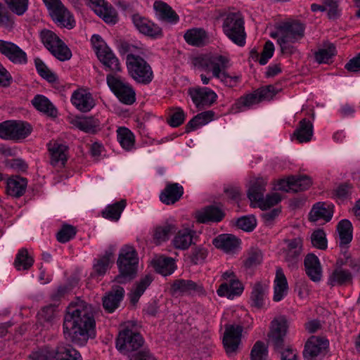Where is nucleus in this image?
Masks as SVG:
<instances>
[{
  "label": "nucleus",
  "mask_w": 360,
  "mask_h": 360,
  "mask_svg": "<svg viewBox=\"0 0 360 360\" xmlns=\"http://www.w3.org/2000/svg\"><path fill=\"white\" fill-rule=\"evenodd\" d=\"M117 139L122 148L127 151H130L134 148V135L127 127H119L117 129Z\"/></svg>",
  "instance_id": "46"
},
{
  "label": "nucleus",
  "mask_w": 360,
  "mask_h": 360,
  "mask_svg": "<svg viewBox=\"0 0 360 360\" xmlns=\"http://www.w3.org/2000/svg\"><path fill=\"white\" fill-rule=\"evenodd\" d=\"M0 53L14 64L25 65L27 63V53L11 41L0 39Z\"/></svg>",
  "instance_id": "16"
},
{
  "label": "nucleus",
  "mask_w": 360,
  "mask_h": 360,
  "mask_svg": "<svg viewBox=\"0 0 360 360\" xmlns=\"http://www.w3.org/2000/svg\"><path fill=\"white\" fill-rule=\"evenodd\" d=\"M34 107L39 111L45 115L56 117L58 115V110L50 100L43 95L38 94L32 100Z\"/></svg>",
  "instance_id": "36"
},
{
  "label": "nucleus",
  "mask_w": 360,
  "mask_h": 360,
  "mask_svg": "<svg viewBox=\"0 0 360 360\" xmlns=\"http://www.w3.org/2000/svg\"><path fill=\"white\" fill-rule=\"evenodd\" d=\"M195 65L205 71H211L214 77L219 79L229 87L236 86L240 81V76L230 75L226 72L229 60L219 54H205L195 58Z\"/></svg>",
  "instance_id": "2"
},
{
  "label": "nucleus",
  "mask_w": 360,
  "mask_h": 360,
  "mask_svg": "<svg viewBox=\"0 0 360 360\" xmlns=\"http://www.w3.org/2000/svg\"><path fill=\"white\" fill-rule=\"evenodd\" d=\"M52 20L59 26L72 29L76 22L73 15L65 6L61 0H42Z\"/></svg>",
  "instance_id": "9"
},
{
  "label": "nucleus",
  "mask_w": 360,
  "mask_h": 360,
  "mask_svg": "<svg viewBox=\"0 0 360 360\" xmlns=\"http://www.w3.org/2000/svg\"><path fill=\"white\" fill-rule=\"evenodd\" d=\"M186 42L193 46H202L207 40V34L206 31L200 27H195L186 30L184 35Z\"/></svg>",
  "instance_id": "34"
},
{
  "label": "nucleus",
  "mask_w": 360,
  "mask_h": 360,
  "mask_svg": "<svg viewBox=\"0 0 360 360\" xmlns=\"http://www.w3.org/2000/svg\"><path fill=\"white\" fill-rule=\"evenodd\" d=\"M281 200V196L277 193H274L266 195L265 198L262 197V200H259L257 202V205L260 209L266 210L277 205Z\"/></svg>",
  "instance_id": "58"
},
{
  "label": "nucleus",
  "mask_w": 360,
  "mask_h": 360,
  "mask_svg": "<svg viewBox=\"0 0 360 360\" xmlns=\"http://www.w3.org/2000/svg\"><path fill=\"white\" fill-rule=\"evenodd\" d=\"M87 5L105 22L110 25L117 22L118 15L116 10L105 0H87Z\"/></svg>",
  "instance_id": "13"
},
{
  "label": "nucleus",
  "mask_w": 360,
  "mask_h": 360,
  "mask_svg": "<svg viewBox=\"0 0 360 360\" xmlns=\"http://www.w3.org/2000/svg\"><path fill=\"white\" fill-rule=\"evenodd\" d=\"M155 271L164 276L171 275L175 270V261L171 257H160L153 259Z\"/></svg>",
  "instance_id": "40"
},
{
  "label": "nucleus",
  "mask_w": 360,
  "mask_h": 360,
  "mask_svg": "<svg viewBox=\"0 0 360 360\" xmlns=\"http://www.w3.org/2000/svg\"><path fill=\"white\" fill-rule=\"evenodd\" d=\"M213 245L226 252L235 251L240 245V240L232 234H221L213 240Z\"/></svg>",
  "instance_id": "30"
},
{
  "label": "nucleus",
  "mask_w": 360,
  "mask_h": 360,
  "mask_svg": "<svg viewBox=\"0 0 360 360\" xmlns=\"http://www.w3.org/2000/svg\"><path fill=\"white\" fill-rule=\"evenodd\" d=\"M285 247L283 248V255L285 261L288 267L294 269L297 267L300 261L301 253L302 251L303 241L301 238L285 240Z\"/></svg>",
  "instance_id": "14"
},
{
  "label": "nucleus",
  "mask_w": 360,
  "mask_h": 360,
  "mask_svg": "<svg viewBox=\"0 0 360 360\" xmlns=\"http://www.w3.org/2000/svg\"><path fill=\"white\" fill-rule=\"evenodd\" d=\"M139 259L135 249L130 245L124 246L120 252L117 262L120 274L116 276L117 283H125L132 279L137 271Z\"/></svg>",
  "instance_id": "7"
},
{
  "label": "nucleus",
  "mask_w": 360,
  "mask_h": 360,
  "mask_svg": "<svg viewBox=\"0 0 360 360\" xmlns=\"http://www.w3.org/2000/svg\"><path fill=\"white\" fill-rule=\"evenodd\" d=\"M176 231V227L173 224L165 223L154 228L153 238L156 244H160L167 241L170 235Z\"/></svg>",
  "instance_id": "42"
},
{
  "label": "nucleus",
  "mask_w": 360,
  "mask_h": 360,
  "mask_svg": "<svg viewBox=\"0 0 360 360\" xmlns=\"http://www.w3.org/2000/svg\"><path fill=\"white\" fill-rule=\"evenodd\" d=\"M314 134V125L311 121L307 118L301 120L297 128L293 133L299 143H307L311 140Z\"/></svg>",
  "instance_id": "31"
},
{
  "label": "nucleus",
  "mask_w": 360,
  "mask_h": 360,
  "mask_svg": "<svg viewBox=\"0 0 360 360\" xmlns=\"http://www.w3.org/2000/svg\"><path fill=\"white\" fill-rule=\"evenodd\" d=\"M153 8L158 20L172 25L179 21V15L167 4L158 1L154 3Z\"/></svg>",
  "instance_id": "25"
},
{
  "label": "nucleus",
  "mask_w": 360,
  "mask_h": 360,
  "mask_svg": "<svg viewBox=\"0 0 360 360\" xmlns=\"http://www.w3.org/2000/svg\"><path fill=\"white\" fill-rule=\"evenodd\" d=\"M311 242L314 247L326 250L327 248V240L326 233L323 230L318 229L314 231L311 236Z\"/></svg>",
  "instance_id": "60"
},
{
  "label": "nucleus",
  "mask_w": 360,
  "mask_h": 360,
  "mask_svg": "<svg viewBox=\"0 0 360 360\" xmlns=\"http://www.w3.org/2000/svg\"><path fill=\"white\" fill-rule=\"evenodd\" d=\"M72 124L79 130L86 133H94L99 127V121L93 117H78L73 120Z\"/></svg>",
  "instance_id": "47"
},
{
  "label": "nucleus",
  "mask_w": 360,
  "mask_h": 360,
  "mask_svg": "<svg viewBox=\"0 0 360 360\" xmlns=\"http://www.w3.org/2000/svg\"><path fill=\"white\" fill-rule=\"evenodd\" d=\"M266 181L264 178H257L250 186L248 197L251 202L257 203L264 197L266 191Z\"/></svg>",
  "instance_id": "45"
},
{
  "label": "nucleus",
  "mask_w": 360,
  "mask_h": 360,
  "mask_svg": "<svg viewBox=\"0 0 360 360\" xmlns=\"http://www.w3.org/2000/svg\"><path fill=\"white\" fill-rule=\"evenodd\" d=\"M243 291L242 283L237 278H232L230 282H224L217 290L220 297H226L233 299L235 296L240 295Z\"/></svg>",
  "instance_id": "29"
},
{
  "label": "nucleus",
  "mask_w": 360,
  "mask_h": 360,
  "mask_svg": "<svg viewBox=\"0 0 360 360\" xmlns=\"http://www.w3.org/2000/svg\"><path fill=\"white\" fill-rule=\"evenodd\" d=\"M34 63L37 71L41 77L51 83L58 80L56 75L49 70L41 60L36 59Z\"/></svg>",
  "instance_id": "54"
},
{
  "label": "nucleus",
  "mask_w": 360,
  "mask_h": 360,
  "mask_svg": "<svg viewBox=\"0 0 360 360\" xmlns=\"http://www.w3.org/2000/svg\"><path fill=\"white\" fill-rule=\"evenodd\" d=\"M34 263V259L31 257L26 248H21L15 256L14 266L18 271L27 270Z\"/></svg>",
  "instance_id": "51"
},
{
  "label": "nucleus",
  "mask_w": 360,
  "mask_h": 360,
  "mask_svg": "<svg viewBox=\"0 0 360 360\" xmlns=\"http://www.w3.org/2000/svg\"><path fill=\"white\" fill-rule=\"evenodd\" d=\"M259 103L255 91L238 98L231 105V111L233 113H238L252 108L255 105Z\"/></svg>",
  "instance_id": "35"
},
{
  "label": "nucleus",
  "mask_w": 360,
  "mask_h": 360,
  "mask_svg": "<svg viewBox=\"0 0 360 360\" xmlns=\"http://www.w3.org/2000/svg\"><path fill=\"white\" fill-rule=\"evenodd\" d=\"M50 163L54 167H62L67 160L68 146L57 141L48 143Z\"/></svg>",
  "instance_id": "22"
},
{
  "label": "nucleus",
  "mask_w": 360,
  "mask_h": 360,
  "mask_svg": "<svg viewBox=\"0 0 360 360\" xmlns=\"http://www.w3.org/2000/svg\"><path fill=\"white\" fill-rule=\"evenodd\" d=\"M31 360H54V352L48 347L41 348L30 354Z\"/></svg>",
  "instance_id": "64"
},
{
  "label": "nucleus",
  "mask_w": 360,
  "mask_h": 360,
  "mask_svg": "<svg viewBox=\"0 0 360 360\" xmlns=\"http://www.w3.org/2000/svg\"><path fill=\"white\" fill-rule=\"evenodd\" d=\"M251 360H266L268 349L264 342L257 341L251 350Z\"/></svg>",
  "instance_id": "56"
},
{
  "label": "nucleus",
  "mask_w": 360,
  "mask_h": 360,
  "mask_svg": "<svg viewBox=\"0 0 360 360\" xmlns=\"http://www.w3.org/2000/svg\"><path fill=\"white\" fill-rule=\"evenodd\" d=\"M306 274L313 282H319L322 278V267L319 259L313 253L307 255L304 260Z\"/></svg>",
  "instance_id": "23"
},
{
  "label": "nucleus",
  "mask_w": 360,
  "mask_h": 360,
  "mask_svg": "<svg viewBox=\"0 0 360 360\" xmlns=\"http://www.w3.org/2000/svg\"><path fill=\"white\" fill-rule=\"evenodd\" d=\"M293 178L292 180V191L293 192H299L302 191H304L308 189L311 185V179L306 176H292Z\"/></svg>",
  "instance_id": "61"
},
{
  "label": "nucleus",
  "mask_w": 360,
  "mask_h": 360,
  "mask_svg": "<svg viewBox=\"0 0 360 360\" xmlns=\"http://www.w3.org/2000/svg\"><path fill=\"white\" fill-rule=\"evenodd\" d=\"M145 342L138 325L134 322L126 323L116 340V348L127 355L139 352Z\"/></svg>",
  "instance_id": "5"
},
{
  "label": "nucleus",
  "mask_w": 360,
  "mask_h": 360,
  "mask_svg": "<svg viewBox=\"0 0 360 360\" xmlns=\"http://www.w3.org/2000/svg\"><path fill=\"white\" fill-rule=\"evenodd\" d=\"M208 251L205 248L198 246L193 248L191 260L194 264H202L207 257Z\"/></svg>",
  "instance_id": "63"
},
{
  "label": "nucleus",
  "mask_w": 360,
  "mask_h": 360,
  "mask_svg": "<svg viewBox=\"0 0 360 360\" xmlns=\"http://www.w3.org/2000/svg\"><path fill=\"white\" fill-rule=\"evenodd\" d=\"M124 296V290L119 285L112 286V289L103 296V307L108 313H112L117 309Z\"/></svg>",
  "instance_id": "20"
},
{
  "label": "nucleus",
  "mask_w": 360,
  "mask_h": 360,
  "mask_svg": "<svg viewBox=\"0 0 360 360\" xmlns=\"http://www.w3.org/2000/svg\"><path fill=\"white\" fill-rule=\"evenodd\" d=\"M244 24L240 13H231L227 15L222 25L224 34L239 46H244L245 44L246 33Z\"/></svg>",
  "instance_id": "8"
},
{
  "label": "nucleus",
  "mask_w": 360,
  "mask_h": 360,
  "mask_svg": "<svg viewBox=\"0 0 360 360\" xmlns=\"http://www.w3.org/2000/svg\"><path fill=\"white\" fill-rule=\"evenodd\" d=\"M76 232L73 226L63 225L56 234L57 240L62 243H67L75 237Z\"/></svg>",
  "instance_id": "59"
},
{
  "label": "nucleus",
  "mask_w": 360,
  "mask_h": 360,
  "mask_svg": "<svg viewBox=\"0 0 360 360\" xmlns=\"http://www.w3.org/2000/svg\"><path fill=\"white\" fill-rule=\"evenodd\" d=\"M49 51L60 61L69 60L72 56L71 50L63 40L58 41Z\"/></svg>",
  "instance_id": "52"
},
{
  "label": "nucleus",
  "mask_w": 360,
  "mask_h": 360,
  "mask_svg": "<svg viewBox=\"0 0 360 360\" xmlns=\"http://www.w3.org/2000/svg\"><path fill=\"white\" fill-rule=\"evenodd\" d=\"M214 112L212 110H207L193 117L186 125V131L189 132L208 124L214 120Z\"/></svg>",
  "instance_id": "43"
},
{
  "label": "nucleus",
  "mask_w": 360,
  "mask_h": 360,
  "mask_svg": "<svg viewBox=\"0 0 360 360\" xmlns=\"http://www.w3.org/2000/svg\"><path fill=\"white\" fill-rule=\"evenodd\" d=\"M95 326L90 304L80 300L70 304L63 321V333L67 340L83 345L89 338L95 337Z\"/></svg>",
  "instance_id": "1"
},
{
  "label": "nucleus",
  "mask_w": 360,
  "mask_h": 360,
  "mask_svg": "<svg viewBox=\"0 0 360 360\" xmlns=\"http://www.w3.org/2000/svg\"><path fill=\"white\" fill-rule=\"evenodd\" d=\"M174 294L179 295L203 294L204 288L200 283L191 280H176L172 285Z\"/></svg>",
  "instance_id": "19"
},
{
  "label": "nucleus",
  "mask_w": 360,
  "mask_h": 360,
  "mask_svg": "<svg viewBox=\"0 0 360 360\" xmlns=\"http://www.w3.org/2000/svg\"><path fill=\"white\" fill-rule=\"evenodd\" d=\"M27 181L25 178L15 176L9 178L6 183V193L15 198L22 196L25 192Z\"/></svg>",
  "instance_id": "33"
},
{
  "label": "nucleus",
  "mask_w": 360,
  "mask_h": 360,
  "mask_svg": "<svg viewBox=\"0 0 360 360\" xmlns=\"http://www.w3.org/2000/svg\"><path fill=\"white\" fill-rule=\"evenodd\" d=\"M133 25L142 34L153 39H160L163 37V31L158 24L139 13L133 14L131 17Z\"/></svg>",
  "instance_id": "11"
},
{
  "label": "nucleus",
  "mask_w": 360,
  "mask_h": 360,
  "mask_svg": "<svg viewBox=\"0 0 360 360\" xmlns=\"http://www.w3.org/2000/svg\"><path fill=\"white\" fill-rule=\"evenodd\" d=\"M106 81L110 90L122 103L131 105L135 102L136 94L132 86L120 77L110 74L107 75Z\"/></svg>",
  "instance_id": "10"
},
{
  "label": "nucleus",
  "mask_w": 360,
  "mask_h": 360,
  "mask_svg": "<svg viewBox=\"0 0 360 360\" xmlns=\"http://www.w3.org/2000/svg\"><path fill=\"white\" fill-rule=\"evenodd\" d=\"M329 346L328 340L323 337L312 336L305 344L304 356L314 358L326 353Z\"/></svg>",
  "instance_id": "18"
},
{
  "label": "nucleus",
  "mask_w": 360,
  "mask_h": 360,
  "mask_svg": "<svg viewBox=\"0 0 360 360\" xmlns=\"http://www.w3.org/2000/svg\"><path fill=\"white\" fill-rule=\"evenodd\" d=\"M352 281V275L349 271L337 268L332 271L328 278V285L333 287L346 285Z\"/></svg>",
  "instance_id": "38"
},
{
  "label": "nucleus",
  "mask_w": 360,
  "mask_h": 360,
  "mask_svg": "<svg viewBox=\"0 0 360 360\" xmlns=\"http://www.w3.org/2000/svg\"><path fill=\"white\" fill-rule=\"evenodd\" d=\"M70 101L80 112H89L95 105L96 101L92 94L86 89L79 88L72 94Z\"/></svg>",
  "instance_id": "17"
},
{
  "label": "nucleus",
  "mask_w": 360,
  "mask_h": 360,
  "mask_svg": "<svg viewBox=\"0 0 360 360\" xmlns=\"http://www.w3.org/2000/svg\"><path fill=\"white\" fill-rule=\"evenodd\" d=\"M153 278L150 275H146L139 281L135 283L133 289L129 293V299L133 304H136L141 296L144 293L147 288L150 285Z\"/></svg>",
  "instance_id": "44"
},
{
  "label": "nucleus",
  "mask_w": 360,
  "mask_h": 360,
  "mask_svg": "<svg viewBox=\"0 0 360 360\" xmlns=\"http://www.w3.org/2000/svg\"><path fill=\"white\" fill-rule=\"evenodd\" d=\"M40 39L49 51L61 40L53 32L49 30H44L40 32Z\"/></svg>",
  "instance_id": "57"
},
{
  "label": "nucleus",
  "mask_w": 360,
  "mask_h": 360,
  "mask_svg": "<svg viewBox=\"0 0 360 360\" xmlns=\"http://www.w3.org/2000/svg\"><path fill=\"white\" fill-rule=\"evenodd\" d=\"M193 235L194 231L189 229L179 231L172 241L173 246L178 250H187L193 243Z\"/></svg>",
  "instance_id": "37"
},
{
  "label": "nucleus",
  "mask_w": 360,
  "mask_h": 360,
  "mask_svg": "<svg viewBox=\"0 0 360 360\" xmlns=\"http://www.w3.org/2000/svg\"><path fill=\"white\" fill-rule=\"evenodd\" d=\"M184 194V188L178 183H167L160 194V201L165 205H173Z\"/></svg>",
  "instance_id": "24"
},
{
  "label": "nucleus",
  "mask_w": 360,
  "mask_h": 360,
  "mask_svg": "<svg viewBox=\"0 0 360 360\" xmlns=\"http://www.w3.org/2000/svg\"><path fill=\"white\" fill-rule=\"evenodd\" d=\"M115 250L114 246H110L103 256L94 259L93 268L97 275L103 276L106 273L110 264L113 262Z\"/></svg>",
  "instance_id": "28"
},
{
  "label": "nucleus",
  "mask_w": 360,
  "mask_h": 360,
  "mask_svg": "<svg viewBox=\"0 0 360 360\" xmlns=\"http://www.w3.org/2000/svg\"><path fill=\"white\" fill-rule=\"evenodd\" d=\"M274 285V301L279 302L287 295L288 285L285 276L281 268L276 269Z\"/></svg>",
  "instance_id": "32"
},
{
  "label": "nucleus",
  "mask_w": 360,
  "mask_h": 360,
  "mask_svg": "<svg viewBox=\"0 0 360 360\" xmlns=\"http://www.w3.org/2000/svg\"><path fill=\"white\" fill-rule=\"evenodd\" d=\"M54 352V360H81L80 354L70 345L60 344Z\"/></svg>",
  "instance_id": "39"
},
{
  "label": "nucleus",
  "mask_w": 360,
  "mask_h": 360,
  "mask_svg": "<svg viewBox=\"0 0 360 360\" xmlns=\"http://www.w3.org/2000/svg\"><path fill=\"white\" fill-rule=\"evenodd\" d=\"M340 245H347L352 240V224L347 219H342L337 226Z\"/></svg>",
  "instance_id": "50"
},
{
  "label": "nucleus",
  "mask_w": 360,
  "mask_h": 360,
  "mask_svg": "<svg viewBox=\"0 0 360 360\" xmlns=\"http://www.w3.org/2000/svg\"><path fill=\"white\" fill-rule=\"evenodd\" d=\"M127 202L125 200H121L112 205H109L102 212V215L104 218L109 220L117 221L120 218L121 214L125 208Z\"/></svg>",
  "instance_id": "48"
},
{
  "label": "nucleus",
  "mask_w": 360,
  "mask_h": 360,
  "mask_svg": "<svg viewBox=\"0 0 360 360\" xmlns=\"http://www.w3.org/2000/svg\"><path fill=\"white\" fill-rule=\"evenodd\" d=\"M192 101L195 106L200 109L212 105L217 100V94L207 87H194L188 90Z\"/></svg>",
  "instance_id": "15"
},
{
  "label": "nucleus",
  "mask_w": 360,
  "mask_h": 360,
  "mask_svg": "<svg viewBox=\"0 0 360 360\" xmlns=\"http://www.w3.org/2000/svg\"><path fill=\"white\" fill-rule=\"evenodd\" d=\"M101 53L97 56L98 58L105 66V69H108L112 72L121 71V66L119 59L116 57L115 53L109 48L105 51L100 52Z\"/></svg>",
  "instance_id": "41"
},
{
  "label": "nucleus",
  "mask_w": 360,
  "mask_h": 360,
  "mask_svg": "<svg viewBox=\"0 0 360 360\" xmlns=\"http://www.w3.org/2000/svg\"><path fill=\"white\" fill-rule=\"evenodd\" d=\"M333 206L326 202H319L316 203L309 212V219L311 221H317L323 219L329 221L333 217Z\"/></svg>",
  "instance_id": "27"
},
{
  "label": "nucleus",
  "mask_w": 360,
  "mask_h": 360,
  "mask_svg": "<svg viewBox=\"0 0 360 360\" xmlns=\"http://www.w3.org/2000/svg\"><path fill=\"white\" fill-rule=\"evenodd\" d=\"M335 53V46L330 44L326 48L319 49L315 53V59L319 63H328Z\"/></svg>",
  "instance_id": "53"
},
{
  "label": "nucleus",
  "mask_w": 360,
  "mask_h": 360,
  "mask_svg": "<svg viewBox=\"0 0 360 360\" xmlns=\"http://www.w3.org/2000/svg\"><path fill=\"white\" fill-rule=\"evenodd\" d=\"M236 225L240 229L250 232L255 228L257 220L252 215L244 216L237 220Z\"/></svg>",
  "instance_id": "62"
},
{
  "label": "nucleus",
  "mask_w": 360,
  "mask_h": 360,
  "mask_svg": "<svg viewBox=\"0 0 360 360\" xmlns=\"http://www.w3.org/2000/svg\"><path fill=\"white\" fill-rule=\"evenodd\" d=\"M8 8L15 14L22 15L28 9L29 0H4Z\"/></svg>",
  "instance_id": "55"
},
{
  "label": "nucleus",
  "mask_w": 360,
  "mask_h": 360,
  "mask_svg": "<svg viewBox=\"0 0 360 360\" xmlns=\"http://www.w3.org/2000/svg\"><path fill=\"white\" fill-rule=\"evenodd\" d=\"M123 47L129 52L126 57L129 75L139 83L149 84L153 79V72L149 63L139 54L132 53V46L129 44H123Z\"/></svg>",
  "instance_id": "6"
},
{
  "label": "nucleus",
  "mask_w": 360,
  "mask_h": 360,
  "mask_svg": "<svg viewBox=\"0 0 360 360\" xmlns=\"http://www.w3.org/2000/svg\"><path fill=\"white\" fill-rule=\"evenodd\" d=\"M304 30L305 25L300 21L289 20L276 25V30L270 33V37L277 39L283 54L291 55L296 51L293 44L304 37Z\"/></svg>",
  "instance_id": "3"
},
{
  "label": "nucleus",
  "mask_w": 360,
  "mask_h": 360,
  "mask_svg": "<svg viewBox=\"0 0 360 360\" xmlns=\"http://www.w3.org/2000/svg\"><path fill=\"white\" fill-rule=\"evenodd\" d=\"M12 140L19 141L27 137L31 131V126L25 122L12 120Z\"/></svg>",
  "instance_id": "49"
},
{
  "label": "nucleus",
  "mask_w": 360,
  "mask_h": 360,
  "mask_svg": "<svg viewBox=\"0 0 360 360\" xmlns=\"http://www.w3.org/2000/svg\"><path fill=\"white\" fill-rule=\"evenodd\" d=\"M288 323L283 318L275 319L271 323L268 343L281 354V360H297V352L289 346L285 347Z\"/></svg>",
  "instance_id": "4"
},
{
  "label": "nucleus",
  "mask_w": 360,
  "mask_h": 360,
  "mask_svg": "<svg viewBox=\"0 0 360 360\" xmlns=\"http://www.w3.org/2000/svg\"><path fill=\"white\" fill-rule=\"evenodd\" d=\"M224 217V212L214 205L205 207L195 213L197 221L203 224L221 221Z\"/></svg>",
  "instance_id": "26"
},
{
  "label": "nucleus",
  "mask_w": 360,
  "mask_h": 360,
  "mask_svg": "<svg viewBox=\"0 0 360 360\" xmlns=\"http://www.w3.org/2000/svg\"><path fill=\"white\" fill-rule=\"evenodd\" d=\"M243 327L240 325H226L223 344L229 356H233L240 345Z\"/></svg>",
  "instance_id": "12"
},
{
  "label": "nucleus",
  "mask_w": 360,
  "mask_h": 360,
  "mask_svg": "<svg viewBox=\"0 0 360 360\" xmlns=\"http://www.w3.org/2000/svg\"><path fill=\"white\" fill-rule=\"evenodd\" d=\"M269 285L266 283L257 282L252 285L250 297V302L252 307L261 309L266 306L267 300Z\"/></svg>",
  "instance_id": "21"
}]
</instances>
